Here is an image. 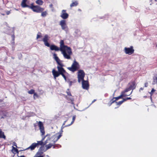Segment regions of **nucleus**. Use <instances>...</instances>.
I'll list each match as a JSON object with an SVG mask.
<instances>
[{"mask_svg": "<svg viewBox=\"0 0 157 157\" xmlns=\"http://www.w3.org/2000/svg\"><path fill=\"white\" fill-rule=\"evenodd\" d=\"M60 48L54 45H50V49L51 50L59 51L60 50L63 55L64 58L67 59H71V55L72 54V52L70 47L64 44V41L61 40L60 42Z\"/></svg>", "mask_w": 157, "mask_h": 157, "instance_id": "1", "label": "nucleus"}, {"mask_svg": "<svg viewBox=\"0 0 157 157\" xmlns=\"http://www.w3.org/2000/svg\"><path fill=\"white\" fill-rule=\"evenodd\" d=\"M63 128V127L62 126L60 131L51 137H48L44 144V145H45V148L44 147V151H46L52 146H54L55 143L61 137L63 132L62 129Z\"/></svg>", "mask_w": 157, "mask_h": 157, "instance_id": "2", "label": "nucleus"}, {"mask_svg": "<svg viewBox=\"0 0 157 157\" xmlns=\"http://www.w3.org/2000/svg\"><path fill=\"white\" fill-rule=\"evenodd\" d=\"M79 68V64L75 60H74L71 67H68V69L70 71L74 72L78 69Z\"/></svg>", "mask_w": 157, "mask_h": 157, "instance_id": "3", "label": "nucleus"}, {"mask_svg": "<svg viewBox=\"0 0 157 157\" xmlns=\"http://www.w3.org/2000/svg\"><path fill=\"white\" fill-rule=\"evenodd\" d=\"M124 51L126 54L131 55L134 53V49L133 47L131 46L130 47H125Z\"/></svg>", "mask_w": 157, "mask_h": 157, "instance_id": "4", "label": "nucleus"}, {"mask_svg": "<svg viewBox=\"0 0 157 157\" xmlns=\"http://www.w3.org/2000/svg\"><path fill=\"white\" fill-rule=\"evenodd\" d=\"M30 8L33 11L38 13L42 12L44 10V9L37 6H34L32 5L30 6Z\"/></svg>", "mask_w": 157, "mask_h": 157, "instance_id": "5", "label": "nucleus"}, {"mask_svg": "<svg viewBox=\"0 0 157 157\" xmlns=\"http://www.w3.org/2000/svg\"><path fill=\"white\" fill-rule=\"evenodd\" d=\"M129 90H130L129 89H128L127 90H125L124 91H122L121 93V94L120 96H119L117 97L114 98L113 99H115V100H114L113 101V102H112V103H113L115 101L118 100L120 98H122L123 97H125L126 96H128L132 94V92L128 94H125V92L128 91Z\"/></svg>", "mask_w": 157, "mask_h": 157, "instance_id": "6", "label": "nucleus"}, {"mask_svg": "<svg viewBox=\"0 0 157 157\" xmlns=\"http://www.w3.org/2000/svg\"><path fill=\"white\" fill-rule=\"evenodd\" d=\"M85 76V73L83 71L80 70L78 72V81L80 82L82 80L84 79Z\"/></svg>", "mask_w": 157, "mask_h": 157, "instance_id": "7", "label": "nucleus"}, {"mask_svg": "<svg viewBox=\"0 0 157 157\" xmlns=\"http://www.w3.org/2000/svg\"><path fill=\"white\" fill-rule=\"evenodd\" d=\"M59 67L58 66L57 67L58 71L60 75H61L63 77L65 81H66V78L64 74L66 73L65 71L63 68L62 67Z\"/></svg>", "mask_w": 157, "mask_h": 157, "instance_id": "8", "label": "nucleus"}, {"mask_svg": "<svg viewBox=\"0 0 157 157\" xmlns=\"http://www.w3.org/2000/svg\"><path fill=\"white\" fill-rule=\"evenodd\" d=\"M50 37L47 35H45L43 38V41L44 42V45L48 47L50 46V44L48 43V41L49 40Z\"/></svg>", "mask_w": 157, "mask_h": 157, "instance_id": "9", "label": "nucleus"}, {"mask_svg": "<svg viewBox=\"0 0 157 157\" xmlns=\"http://www.w3.org/2000/svg\"><path fill=\"white\" fill-rule=\"evenodd\" d=\"M38 125L39 127L40 130V132L41 133V136L44 135L45 134V131L44 130V128L43 125V124L42 122L39 121L38 122Z\"/></svg>", "mask_w": 157, "mask_h": 157, "instance_id": "10", "label": "nucleus"}, {"mask_svg": "<svg viewBox=\"0 0 157 157\" xmlns=\"http://www.w3.org/2000/svg\"><path fill=\"white\" fill-rule=\"evenodd\" d=\"M61 17L63 19H67L69 17L68 14L66 13V10H63L60 13Z\"/></svg>", "mask_w": 157, "mask_h": 157, "instance_id": "11", "label": "nucleus"}, {"mask_svg": "<svg viewBox=\"0 0 157 157\" xmlns=\"http://www.w3.org/2000/svg\"><path fill=\"white\" fill-rule=\"evenodd\" d=\"M59 24L63 30H65L67 28L66 21L65 20H63L60 21Z\"/></svg>", "mask_w": 157, "mask_h": 157, "instance_id": "12", "label": "nucleus"}, {"mask_svg": "<svg viewBox=\"0 0 157 157\" xmlns=\"http://www.w3.org/2000/svg\"><path fill=\"white\" fill-rule=\"evenodd\" d=\"M82 87L83 89L87 90L89 88V84L87 81H84V79L82 80Z\"/></svg>", "mask_w": 157, "mask_h": 157, "instance_id": "13", "label": "nucleus"}, {"mask_svg": "<svg viewBox=\"0 0 157 157\" xmlns=\"http://www.w3.org/2000/svg\"><path fill=\"white\" fill-rule=\"evenodd\" d=\"M53 75L54 76V79L56 80V78L58 77L59 75H60L58 71H56L54 69H53L52 71Z\"/></svg>", "mask_w": 157, "mask_h": 157, "instance_id": "14", "label": "nucleus"}, {"mask_svg": "<svg viewBox=\"0 0 157 157\" xmlns=\"http://www.w3.org/2000/svg\"><path fill=\"white\" fill-rule=\"evenodd\" d=\"M37 147V144L36 143H33L30 146L27 148L26 149H30L31 150H34L36 147Z\"/></svg>", "mask_w": 157, "mask_h": 157, "instance_id": "15", "label": "nucleus"}, {"mask_svg": "<svg viewBox=\"0 0 157 157\" xmlns=\"http://www.w3.org/2000/svg\"><path fill=\"white\" fill-rule=\"evenodd\" d=\"M27 0H23L21 3V6L22 7L25 8L26 7H28L30 8V6L27 5L26 2H27Z\"/></svg>", "mask_w": 157, "mask_h": 157, "instance_id": "16", "label": "nucleus"}, {"mask_svg": "<svg viewBox=\"0 0 157 157\" xmlns=\"http://www.w3.org/2000/svg\"><path fill=\"white\" fill-rule=\"evenodd\" d=\"M0 138L5 139L6 136L4 135V132L2 131L1 129H0Z\"/></svg>", "mask_w": 157, "mask_h": 157, "instance_id": "17", "label": "nucleus"}, {"mask_svg": "<svg viewBox=\"0 0 157 157\" xmlns=\"http://www.w3.org/2000/svg\"><path fill=\"white\" fill-rule=\"evenodd\" d=\"M53 56L54 59L56 62L58 61H59V60H60L58 57L57 56V55L56 54H53Z\"/></svg>", "mask_w": 157, "mask_h": 157, "instance_id": "18", "label": "nucleus"}, {"mask_svg": "<svg viewBox=\"0 0 157 157\" xmlns=\"http://www.w3.org/2000/svg\"><path fill=\"white\" fill-rule=\"evenodd\" d=\"M78 4V3L77 1H75L74 2H73L71 4L70 6L71 7H72L73 6H76Z\"/></svg>", "mask_w": 157, "mask_h": 157, "instance_id": "19", "label": "nucleus"}, {"mask_svg": "<svg viewBox=\"0 0 157 157\" xmlns=\"http://www.w3.org/2000/svg\"><path fill=\"white\" fill-rule=\"evenodd\" d=\"M36 3L40 5H42L43 2L42 0H37L36 1Z\"/></svg>", "mask_w": 157, "mask_h": 157, "instance_id": "20", "label": "nucleus"}, {"mask_svg": "<svg viewBox=\"0 0 157 157\" xmlns=\"http://www.w3.org/2000/svg\"><path fill=\"white\" fill-rule=\"evenodd\" d=\"M125 101V100H124V99L120 101H119L118 102H116V105L118 106V107L120 105H121L124 101Z\"/></svg>", "mask_w": 157, "mask_h": 157, "instance_id": "21", "label": "nucleus"}, {"mask_svg": "<svg viewBox=\"0 0 157 157\" xmlns=\"http://www.w3.org/2000/svg\"><path fill=\"white\" fill-rule=\"evenodd\" d=\"M75 119V116H73V117H72V121H71V123L70 124L66 125L65 127L69 126H70V125H71L72 124H73V123H74V122Z\"/></svg>", "mask_w": 157, "mask_h": 157, "instance_id": "22", "label": "nucleus"}, {"mask_svg": "<svg viewBox=\"0 0 157 157\" xmlns=\"http://www.w3.org/2000/svg\"><path fill=\"white\" fill-rule=\"evenodd\" d=\"M36 144H37V146L39 145L42 146L43 144V142L42 140L37 141V143H36Z\"/></svg>", "mask_w": 157, "mask_h": 157, "instance_id": "23", "label": "nucleus"}, {"mask_svg": "<svg viewBox=\"0 0 157 157\" xmlns=\"http://www.w3.org/2000/svg\"><path fill=\"white\" fill-rule=\"evenodd\" d=\"M41 12V15L43 17H45L47 14V12L46 11L42 12Z\"/></svg>", "mask_w": 157, "mask_h": 157, "instance_id": "24", "label": "nucleus"}, {"mask_svg": "<svg viewBox=\"0 0 157 157\" xmlns=\"http://www.w3.org/2000/svg\"><path fill=\"white\" fill-rule=\"evenodd\" d=\"M56 62L59 65V67H63V64L62 63L61 61L59 60V61H57Z\"/></svg>", "mask_w": 157, "mask_h": 157, "instance_id": "25", "label": "nucleus"}, {"mask_svg": "<svg viewBox=\"0 0 157 157\" xmlns=\"http://www.w3.org/2000/svg\"><path fill=\"white\" fill-rule=\"evenodd\" d=\"M132 88V87L131 86L130 87H128V88H126L125 90H127V89H129L130 90H128V91L125 92V94H129L130 93H131V92H128L131 90Z\"/></svg>", "mask_w": 157, "mask_h": 157, "instance_id": "26", "label": "nucleus"}, {"mask_svg": "<svg viewBox=\"0 0 157 157\" xmlns=\"http://www.w3.org/2000/svg\"><path fill=\"white\" fill-rule=\"evenodd\" d=\"M12 151H15V152H18L17 149L15 147L13 146H12Z\"/></svg>", "mask_w": 157, "mask_h": 157, "instance_id": "27", "label": "nucleus"}, {"mask_svg": "<svg viewBox=\"0 0 157 157\" xmlns=\"http://www.w3.org/2000/svg\"><path fill=\"white\" fill-rule=\"evenodd\" d=\"M153 84H157V75L156 77L155 78L153 79Z\"/></svg>", "mask_w": 157, "mask_h": 157, "instance_id": "28", "label": "nucleus"}, {"mask_svg": "<svg viewBox=\"0 0 157 157\" xmlns=\"http://www.w3.org/2000/svg\"><path fill=\"white\" fill-rule=\"evenodd\" d=\"M34 90L33 89L30 90L28 91V93L30 94H33L34 93Z\"/></svg>", "mask_w": 157, "mask_h": 157, "instance_id": "29", "label": "nucleus"}, {"mask_svg": "<svg viewBox=\"0 0 157 157\" xmlns=\"http://www.w3.org/2000/svg\"><path fill=\"white\" fill-rule=\"evenodd\" d=\"M155 91V90L154 88H152V89L151 91L150 92V94H151V96L152 95L153 92H154Z\"/></svg>", "mask_w": 157, "mask_h": 157, "instance_id": "30", "label": "nucleus"}, {"mask_svg": "<svg viewBox=\"0 0 157 157\" xmlns=\"http://www.w3.org/2000/svg\"><path fill=\"white\" fill-rule=\"evenodd\" d=\"M41 33H39L36 36V39H38L39 38L41 37Z\"/></svg>", "mask_w": 157, "mask_h": 157, "instance_id": "31", "label": "nucleus"}, {"mask_svg": "<svg viewBox=\"0 0 157 157\" xmlns=\"http://www.w3.org/2000/svg\"><path fill=\"white\" fill-rule=\"evenodd\" d=\"M131 86L132 87L131 90L135 88V84L134 83H132V84L129 87H130Z\"/></svg>", "mask_w": 157, "mask_h": 157, "instance_id": "32", "label": "nucleus"}, {"mask_svg": "<svg viewBox=\"0 0 157 157\" xmlns=\"http://www.w3.org/2000/svg\"><path fill=\"white\" fill-rule=\"evenodd\" d=\"M48 136V137H51L50 135L49 134H47V135L45 136L42 139V140H42V141L43 142V141L44 140V138L45 137Z\"/></svg>", "mask_w": 157, "mask_h": 157, "instance_id": "33", "label": "nucleus"}, {"mask_svg": "<svg viewBox=\"0 0 157 157\" xmlns=\"http://www.w3.org/2000/svg\"><path fill=\"white\" fill-rule=\"evenodd\" d=\"M38 97V95L36 93H34V95H33V97L34 99L36 97Z\"/></svg>", "mask_w": 157, "mask_h": 157, "instance_id": "34", "label": "nucleus"}, {"mask_svg": "<svg viewBox=\"0 0 157 157\" xmlns=\"http://www.w3.org/2000/svg\"><path fill=\"white\" fill-rule=\"evenodd\" d=\"M12 144H13L12 146H15L16 147H17V144L15 142H13Z\"/></svg>", "mask_w": 157, "mask_h": 157, "instance_id": "35", "label": "nucleus"}, {"mask_svg": "<svg viewBox=\"0 0 157 157\" xmlns=\"http://www.w3.org/2000/svg\"><path fill=\"white\" fill-rule=\"evenodd\" d=\"M70 86H71L72 85V82L71 81H68L67 82Z\"/></svg>", "mask_w": 157, "mask_h": 157, "instance_id": "36", "label": "nucleus"}, {"mask_svg": "<svg viewBox=\"0 0 157 157\" xmlns=\"http://www.w3.org/2000/svg\"><path fill=\"white\" fill-rule=\"evenodd\" d=\"M124 100H125V101L128 99H130L131 98H127L125 99H123Z\"/></svg>", "mask_w": 157, "mask_h": 157, "instance_id": "37", "label": "nucleus"}, {"mask_svg": "<svg viewBox=\"0 0 157 157\" xmlns=\"http://www.w3.org/2000/svg\"><path fill=\"white\" fill-rule=\"evenodd\" d=\"M148 86V83L147 82H146L144 84V86L145 87H147Z\"/></svg>", "mask_w": 157, "mask_h": 157, "instance_id": "38", "label": "nucleus"}, {"mask_svg": "<svg viewBox=\"0 0 157 157\" xmlns=\"http://www.w3.org/2000/svg\"><path fill=\"white\" fill-rule=\"evenodd\" d=\"M49 7L51 8H52V9L53 8V5L52 4H50V5H49Z\"/></svg>", "mask_w": 157, "mask_h": 157, "instance_id": "39", "label": "nucleus"}, {"mask_svg": "<svg viewBox=\"0 0 157 157\" xmlns=\"http://www.w3.org/2000/svg\"><path fill=\"white\" fill-rule=\"evenodd\" d=\"M10 13V11H7L6 12V13L7 15H9Z\"/></svg>", "mask_w": 157, "mask_h": 157, "instance_id": "40", "label": "nucleus"}, {"mask_svg": "<svg viewBox=\"0 0 157 157\" xmlns=\"http://www.w3.org/2000/svg\"><path fill=\"white\" fill-rule=\"evenodd\" d=\"M67 94L68 95H71V93L69 92H67Z\"/></svg>", "mask_w": 157, "mask_h": 157, "instance_id": "41", "label": "nucleus"}, {"mask_svg": "<svg viewBox=\"0 0 157 157\" xmlns=\"http://www.w3.org/2000/svg\"><path fill=\"white\" fill-rule=\"evenodd\" d=\"M96 99H94V100L92 102V103H93L94 102V101H96Z\"/></svg>", "mask_w": 157, "mask_h": 157, "instance_id": "42", "label": "nucleus"}, {"mask_svg": "<svg viewBox=\"0 0 157 157\" xmlns=\"http://www.w3.org/2000/svg\"><path fill=\"white\" fill-rule=\"evenodd\" d=\"M143 90V88H141L140 89V90Z\"/></svg>", "mask_w": 157, "mask_h": 157, "instance_id": "43", "label": "nucleus"}, {"mask_svg": "<svg viewBox=\"0 0 157 157\" xmlns=\"http://www.w3.org/2000/svg\"><path fill=\"white\" fill-rule=\"evenodd\" d=\"M19 157H25V156L24 155H21Z\"/></svg>", "mask_w": 157, "mask_h": 157, "instance_id": "44", "label": "nucleus"}, {"mask_svg": "<svg viewBox=\"0 0 157 157\" xmlns=\"http://www.w3.org/2000/svg\"><path fill=\"white\" fill-rule=\"evenodd\" d=\"M65 122H66V121H65L64 123L63 124V125H64L65 124Z\"/></svg>", "mask_w": 157, "mask_h": 157, "instance_id": "45", "label": "nucleus"}, {"mask_svg": "<svg viewBox=\"0 0 157 157\" xmlns=\"http://www.w3.org/2000/svg\"><path fill=\"white\" fill-rule=\"evenodd\" d=\"M15 10H18L17 9H15Z\"/></svg>", "mask_w": 157, "mask_h": 157, "instance_id": "46", "label": "nucleus"}, {"mask_svg": "<svg viewBox=\"0 0 157 157\" xmlns=\"http://www.w3.org/2000/svg\"><path fill=\"white\" fill-rule=\"evenodd\" d=\"M47 156L48 157H49L48 156V155H47Z\"/></svg>", "mask_w": 157, "mask_h": 157, "instance_id": "47", "label": "nucleus"}, {"mask_svg": "<svg viewBox=\"0 0 157 157\" xmlns=\"http://www.w3.org/2000/svg\"><path fill=\"white\" fill-rule=\"evenodd\" d=\"M53 148H55V147L54 146L53 147Z\"/></svg>", "mask_w": 157, "mask_h": 157, "instance_id": "48", "label": "nucleus"}, {"mask_svg": "<svg viewBox=\"0 0 157 157\" xmlns=\"http://www.w3.org/2000/svg\"><path fill=\"white\" fill-rule=\"evenodd\" d=\"M155 1H157V0H155Z\"/></svg>", "mask_w": 157, "mask_h": 157, "instance_id": "49", "label": "nucleus"}]
</instances>
